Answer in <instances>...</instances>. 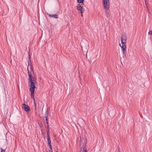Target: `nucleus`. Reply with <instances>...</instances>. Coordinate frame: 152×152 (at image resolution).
Returning <instances> with one entry per match:
<instances>
[{"label":"nucleus","mask_w":152,"mask_h":152,"mask_svg":"<svg viewBox=\"0 0 152 152\" xmlns=\"http://www.w3.org/2000/svg\"><path fill=\"white\" fill-rule=\"evenodd\" d=\"M86 147V145L83 146L81 148L80 152H87V148Z\"/></svg>","instance_id":"0eeeda50"},{"label":"nucleus","mask_w":152,"mask_h":152,"mask_svg":"<svg viewBox=\"0 0 152 152\" xmlns=\"http://www.w3.org/2000/svg\"><path fill=\"white\" fill-rule=\"evenodd\" d=\"M76 8L77 10L79 11V12L81 13L82 15V13L85 10L83 6H81V5L80 6H76Z\"/></svg>","instance_id":"39448f33"},{"label":"nucleus","mask_w":152,"mask_h":152,"mask_svg":"<svg viewBox=\"0 0 152 152\" xmlns=\"http://www.w3.org/2000/svg\"><path fill=\"white\" fill-rule=\"evenodd\" d=\"M23 109L26 111L28 112L30 110V109L29 106L27 105L26 104H23L22 106Z\"/></svg>","instance_id":"423d86ee"},{"label":"nucleus","mask_w":152,"mask_h":152,"mask_svg":"<svg viewBox=\"0 0 152 152\" xmlns=\"http://www.w3.org/2000/svg\"><path fill=\"white\" fill-rule=\"evenodd\" d=\"M145 2L146 5L147 6L146 3V0H145Z\"/></svg>","instance_id":"f3484780"},{"label":"nucleus","mask_w":152,"mask_h":152,"mask_svg":"<svg viewBox=\"0 0 152 152\" xmlns=\"http://www.w3.org/2000/svg\"><path fill=\"white\" fill-rule=\"evenodd\" d=\"M46 121V123L48 124V118H45Z\"/></svg>","instance_id":"f8f14e48"},{"label":"nucleus","mask_w":152,"mask_h":152,"mask_svg":"<svg viewBox=\"0 0 152 152\" xmlns=\"http://www.w3.org/2000/svg\"><path fill=\"white\" fill-rule=\"evenodd\" d=\"M1 152H5V150L3 149L2 148H1Z\"/></svg>","instance_id":"2eb2a0df"},{"label":"nucleus","mask_w":152,"mask_h":152,"mask_svg":"<svg viewBox=\"0 0 152 152\" xmlns=\"http://www.w3.org/2000/svg\"><path fill=\"white\" fill-rule=\"evenodd\" d=\"M48 145L49 146V147H50V150L52 149V146L51 145V144H50Z\"/></svg>","instance_id":"4468645a"},{"label":"nucleus","mask_w":152,"mask_h":152,"mask_svg":"<svg viewBox=\"0 0 152 152\" xmlns=\"http://www.w3.org/2000/svg\"><path fill=\"white\" fill-rule=\"evenodd\" d=\"M30 71L27 68V71L28 73V86L34 85L37 83L36 79L34 77L32 76L31 72L34 73V72L33 70L32 66H31L29 67Z\"/></svg>","instance_id":"f257e3e1"},{"label":"nucleus","mask_w":152,"mask_h":152,"mask_svg":"<svg viewBox=\"0 0 152 152\" xmlns=\"http://www.w3.org/2000/svg\"><path fill=\"white\" fill-rule=\"evenodd\" d=\"M48 15L49 17H50L54 18H56V19L58 18V15L56 14H53V15L48 14Z\"/></svg>","instance_id":"1a4fd4ad"},{"label":"nucleus","mask_w":152,"mask_h":152,"mask_svg":"<svg viewBox=\"0 0 152 152\" xmlns=\"http://www.w3.org/2000/svg\"><path fill=\"white\" fill-rule=\"evenodd\" d=\"M148 34H149L152 35V31L151 30L150 31L148 32Z\"/></svg>","instance_id":"ddd939ff"},{"label":"nucleus","mask_w":152,"mask_h":152,"mask_svg":"<svg viewBox=\"0 0 152 152\" xmlns=\"http://www.w3.org/2000/svg\"><path fill=\"white\" fill-rule=\"evenodd\" d=\"M78 3L82 4L83 3L84 0H77Z\"/></svg>","instance_id":"9b49d317"},{"label":"nucleus","mask_w":152,"mask_h":152,"mask_svg":"<svg viewBox=\"0 0 152 152\" xmlns=\"http://www.w3.org/2000/svg\"><path fill=\"white\" fill-rule=\"evenodd\" d=\"M30 58V57H29V58Z\"/></svg>","instance_id":"a211bd4d"},{"label":"nucleus","mask_w":152,"mask_h":152,"mask_svg":"<svg viewBox=\"0 0 152 152\" xmlns=\"http://www.w3.org/2000/svg\"><path fill=\"white\" fill-rule=\"evenodd\" d=\"M48 109H47V110L45 111V118H48Z\"/></svg>","instance_id":"9d476101"},{"label":"nucleus","mask_w":152,"mask_h":152,"mask_svg":"<svg viewBox=\"0 0 152 152\" xmlns=\"http://www.w3.org/2000/svg\"><path fill=\"white\" fill-rule=\"evenodd\" d=\"M102 2L103 4L104 8L108 10L110 8V3L109 0H103Z\"/></svg>","instance_id":"20e7f679"},{"label":"nucleus","mask_w":152,"mask_h":152,"mask_svg":"<svg viewBox=\"0 0 152 152\" xmlns=\"http://www.w3.org/2000/svg\"><path fill=\"white\" fill-rule=\"evenodd\" d=\"M29 87V90L31 92V98L33 99L34 102L36 106V104L35 103V99L34 97V89L36 88V87L34 85H32L28 86Z\"/></svg>","instance_id":"7ed1b4c3"},{"label":"nucleus","mask_w":152,"mask_h":152,"mask_svg":"<svg viewBox=\"0 0 152 152\" xmlns=\"http://www.w3.org/2000/svg\"><path fill=\"white\" fill-rule=\"evenodd\" d=\"M126 40L127 37L126 35L125 34H123L121 37L122 45H121V44H119V45L121 47V48L122 50L124 56H125L126 55L125 52L126 51Z\"/></svg>","instance_id":"f03ea898"},{"label":"nucleus","mask_w":152,"mask_h":152,"mask_svg":"<svg viewBox=\"0 0 152 152\" xmlns=\"http://www.w3.org/2000/svg\"><path fill=\"white\" fill-rule=\"evenodd\" d=\"M49 152H53L52 149L50 150L49 151Z\"/></svg>","instance_id":"dca6fc26"},{"label":"nucleus","mask_w":152,"mask_h":152,"mask_svg":"<svg viewBox=\"0 0 152 152\" xmlns=\"http://www.w3.org/2000/svg\"><path fill=\"white\" fill-rule=\"evenodd\" d=\"M47 139L48 140V144H50L51 143V141L50 140V138L48 132L47 133Z\"/></svg>","instance_id":"6e6552de"}]
</instances>
